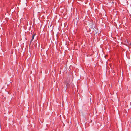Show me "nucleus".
<instances>
[{"label":"nucleus","instance_id":"obj_1","mask_svg":"<svg viewBox=\"0 0 131 131\" xmlns=\"http://www.w3.org/2000/svg\"><path fill=\"white\" fill-rule=\"evenodd\" d=\"M65 84L66 85V86L67 87H69V83L67 81L65 82Z\"/></svg>","mask_w":131,"mask_h":131},{"label":"nucleus","instance_id":"obj_2","mask_svg":"<svg viewBox=\"0 0 131 131\" xmlns=\"http://www.w3.org/2000/svg\"><path fill=\"white\" fill-rule=\"evenodd\" d=\"M35 36V35L34 34L33 35H32V39L31 40V41H30V42L31 43V42L32 41V40H33L34 39V37Z\"/></svg>","mask_w":131,"mask_h":131}]
</instances>
